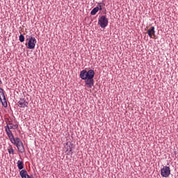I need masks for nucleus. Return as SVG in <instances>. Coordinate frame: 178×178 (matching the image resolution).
<instances>
[{
    "instance_id": "nucleus-1",
    "label": "nucleus",
    "mask_w": 178,
    "mask_h": 178,
    "mask_svg": "<svg viewBox=\"0 0 178 178\" xmlns=\"http://www.w3.org/2000/svg\"><path fill=\"white\" fill-rule=\"evenodd\" d=\"M94 76H95V72L92 70L88 72L83 70L80 73L81 79H82V80H86L85 83L90 88L94 86Z\"/></svg>"
},
{
    "instance_id": "nucleus-2",
    "label": "nucleus",
    "mask_w": 178,
    "mask_h": 178,
    "mask_svg": "<svg viewBox=\"0 0 178 178\" xmlns=\"http://www.w3.org/2000/svg\"><path fill=\"white\" fill-rule=\"evenodd\" d=\"M10 143L14 144V145H16L19 152H21V154H23L26 151L24 149V145H23V142H22L20 138L17 137L14 138L12 140H10Z\"/></svg>"
},
{
    "instance_id": "nucleus-3",
    "label": "nucleus",
    "mask_w": 178,
    "mask_h": 178,
    "mask_svg": "<svg viewBox=\"0 0 178 178\" xmlns=\"http://www.w3.org/2000/svg\"><path fill=\"white\" fill-rule=\"evenodd\" d=\"M108 20L106 18V16L105 15H102L100 17H99V20H98V24L99 26H100V27H102V29H105V27H106V26H108Z\"/></svg>"
},
{
    "instance_id": "nucleus-4",
    "label": "nucleus",
    "mask_w": 178,
    "mask_h": 178,
    "mask_svg": "<svg viewBox=\"0 0 178 178\" xmlns=\"http://www.w3.org/2000/svg\"><path fill=\"white\" fill-rule=\"evenodd\" d=\"M161 175L162 177H169V176H170V168L168 166H163L161 169Z\"/></svg>"
},
{
    "instance_id": "nucleus-5",
    "label": "nucleus",
    "mask_w": 178,
    "mask_h": 178,
    "mask_svg": "<svg viewBox=\"0 0 178 178\" xmlns=\"http://www.w3.org/2000/svg\"><path fill=\"white\" fill-rule=\"evenodd\" d=\"M35 44H37V40H35V38L34 37L29 38V40L28 42V49H34V48H35Z\"/></svg>"
},
{
    "instance_id": "nucleus-6",
    "label": "nucleus",
    "mask_w": 178,
    "mask_h": 178,
    "mask_svg": "<svg viewBox=\"0 0 178 178\" xmlns=\"http://www.w3.org/2000/svg\"><path fill=\"white\" fill-rule=\"evenodd\" d=\"M17 105L19 108H26L28 106L29 102H27V101L23 99H20L17 102Z\"/></svg>"
},
{
    "instance_id": "nucleus-7",
    "label": "nucleus",
    "mask_w": 178,
    "mask_h": 178,
    "mask_svg": "<svg viewBox=\"0 0 178 178\" xmlns=\"http://www.w3.org/2000/svg\"><path fill=\"white\" fill-rule=\"evenodd\" d=\"M147 34L150 38H154L155 37V27L152 26L151 29H148Z\"/></svg>"
},
{
    "instance_id": "nucleus-8",
    "label": "nucleus",
    "mask_w": 178,
    "mask_h": 178,
    "mask_svg": "<svg viewBox=\"0 0 178 178\" xmlns=\"http://www.w3.org/2000/svg\"><path fill=\"white\" fill-rule=\"evenodd\" d=\"M6 133L10 141H11L12 140H13L15 138V136H13V133H12V131L10 129L6 131Z\"/></svg>"
},
{
    "instance_id": "nucleus-9",
    "label": "nucleus",
    "mask_w": 178,
    "mask_h": 178,
    "mask_svg": "<svg viewBox=\"0 0 178 178\" xmlns=\"http://www.w3.org/2000/svg\"><path fill=\"white\" fill-rule=\"evenodd\" d=\"M17 168H18V169H19V170H22V169H23V168H24V163L22 161L19 160L17 162Z\"/></svg>"
},
{
    "instance_id": "nucleus-10",
    "label": "nucleus",
    "mask_w": 178,
    "mask_h": 178,
    "mask_svg": "<svg viewBox=\"0 0 178 178\" xmlns=\"http://www.w3.org/2000/svg\"><path fill=\"white\" fill-rule=\"evenodd\" d=\"M19 175H20L21 177H22V178H26L27 177V175H29V174H27V171L26 170H22L19 172Z\"/></svg>"
},
{
    "instance_id": "nucleus-11",
    "label": "nucleus",
    "mask_w": 178,
    "mask_h": 178,
    "mask_svg": "<svg viewBox=\"0 0 178 178\" xmlns=\"http://www.w3.org/2000/svg\"><path fill=\"white\" fill-rule=\"evenodd\" d=\"M98 10H99V7H95V8H93L92 10V11L90 12V15L92 16H95V15H97V13H98Z\"/></svg>"
},
{
    "instance_id": "nucleus-12",
    "label": "nucleus",
    "mask_w": 178,
    "mask_h": 178,
    "mask_svg": "<svg viewBox=\"0 0 178 178\" xmlns=\"http://www.w3.org/2000/svg\"><path fill=\"white\" fill-rule=\"evenodd\" d=\"M1 104H2L4 108H6V106H8V102H6V97H3V99H1Z\"/></svg>"
},
{
    "instance_id": "nucleus-13",
    "label": "nucleus",
    "mask_w": 178,
    "mask_h": 178,
    "mask_svg": "<svg viewBox=\"0 0 178 178\" xmlns=\"http://www.w3.org/2000/svg\"><path fill=\"white\" fill-rule=\"evenodd\" d=\"M104 6H105V3L102 2V3H98L97 8H99V10H102V8H104Z\"/></svg>"
},
{
    "instance_id": "nucleus-14",
    "label": "nucleus",
    "mask_w": 178,
    "mask_h": 178,
    "mask_svg": "<svg viewBox=\"0 0 178 178\" xmlns=\"http://www.w3.org/2000/svg\"><path fill=\"white\" fill-rule=\"evenodd\" d=\"M8 154H12L13 155L15 153V150L13 149V147H12V145H10L8 147Z\"/></svg>"
},
{
    "instance_id": "nucleus-15",
    "label": "nucleus",
    "mask_w": 178,
    "mask_h": 178,
    "mask_svg": "<svg viewBox=\"0 0 178 178\" xmlns=\"http://www.w3.org/2000/svg\"><path fill=\"white\" fill-rule=\"evenodd\" d=\"M13 129V126H9V124L7 123V125L5 127V131L7 130H12Z\"/></svg>"
},
{
    "instance_id": "nucleus-16",
    "label": "nucleus",
    "mask_w": 178,
    "mask_h": 178,
    "mask_svg": "<svg viewBox=\"0 0 178 178\" xmlns=\"http://www.w3.org/2000/svg\"><path fill=\"white\" fill-rule=\"evenodd\" d=\"M0 96L5 97V90L2 88H0Z\"/></svg>"
},
{
    "instance_id": "nucleus-17",
    "label": "nucleus",
    "mask_w": 178,
    "mask_h": 178,
    "mask_svg": "<svg viewBox=\"0 0 178 178\" xmlns=\"http://www.w3.org/2000/svg\"><path fill=\"white\" fill-rule=\"evenodd\" d=\"M20 42H24V35L23 34H21L19 37Z\"/></svg>"
},
{
    "instance_id": "nucleus-18",
    "label": "nucleus",
    "mask_w": 178,
    "mask_h": 178,
    "mask_svg": "<svg viewBox=\"0 0 178 178\" xmlns=\"http://www.w3.org/2000/svg\"><path fill=\"white\" fill-rule=\"evenodd\" d=\"M18 127H19V125H17V124L13 125V129H14V130H16V129H18Z\"/></svg>"
},
{
    "instance_id": "nucleus-19",
    "label": "nucleus",
    "mask_w": 178,
    "mask_h": 178,
    "mask_svg": "<svg viewBox=\"0 0 178 178\" xmlns=\"http://www.w3.org/2000/svg\"><path fill=\"white\" fill-rule=\"evenodd\" d=\"M8 126H13V124L9 121L8 123Z\"/></svg>"
},
{
    "instance_id": "nucleus-20",
    "label": "nucleus",
    "mask_w": 178,
    "mask_h": 178,
    "mask_svg": "<svg viewBox=\"0 0 178 178\" xmlns=\"http://www.w3.org/2000/svg\"><path fill=\"white\" fill-rule=\"evenodd\" d=\"M1 102H2V97H1L0 96V105H1Z\"/></svg>"
},
{
    "instance_id": "nucleus-21",
    "label": "nucleus",
    "mask_w": 178,
    "mask_h": 178,
    "mask_svg": "<svg viewBox=\"0 0 178 178\" xmlns=\"http://www.w3.org/2000/svg\"><path fill=\"white\" fill-rule=\"evenodd\" d=\"M26 178H31V177H30V175H26Z\"/></svg>"
}]
</instances>
